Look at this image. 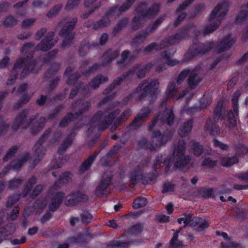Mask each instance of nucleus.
<instances>
[{
	"label": "nucleus",
	"mask_w": 248,
	"mask_h": 248,
	"mask_svg": "<svg viewBox=\"0 0 248 248\" xmlns=\"http://www.w3.org/2000/svg\"><path fill=\"white\" fill-rule=\"evenodd\" d=\"M108 80V78L107 77L102 76H98L91 81L90 83L89 87H88V88H90L94 89L98 88L100 84L104 83Z\"/></svg>",
	"instance_id": "obj_27"
},
{
	"label": "nucleus",
	"mask_w": 248,
	"mask_h": 248,
	"mask_svg": "<svg viewBox=\"0 0 248 248\" xmlns=\"http://www.w3.org/2000/svg\"><path fill=\"white\" fill-rule=\"evenodd\" d=\"M165 62L167 64L170 66H173L178 63V61L175 59H171L170 54L166 52L161 59V62Z\"/></svg>",
	"instance_id": "obj_32"
},
{
	"label": "nucleus",
	"mask_w": 248,
	"mask_h": 248,
	"mask_svg": "<svg viewBox=\"0 0 248 248\" xmlns=\"http://www.w3.org/2000/svg\"><path fill=\"white\" fill-rule=\"evenodd\" d=\"M36 179L35 177H32L29 180L26 185V189L27 190L26 193H28L30 191L32 185L36 183Z\"/></svg>",
	"instance_id": "obj_53"
},
{
	"label": "nucleus",
	"mask_w": 248,
	"mask_h": 248,
	"mask_svg": "<svg viewBox=\"0 0 248 248\" xmlns=\"http://www.w3.org/2000/svg\"><path fill=\"white\" fill-rule=\"evenodd\" d=\"M29 158V155L28 154L25 155L20 160H18V162L16 164L13 165V167L14 169L17 170L20 168L23 163L27 160Z\"/></svg>",
	"instance_id": "obj_43"
},
{
	"label": "nucleus",
	"mask_w": 248,
	"mask_h": 248,
	"mask_svg": "<svg viewBox=\"0 0 248 248\" xmlns=\"http://www.w3.org/2000/svg\"><path fill=\"white\" fill-rule=\"evenodd\" d=\"M174 190V185L170 183L165 184L163 186V192L168 193L171 192Z\"/></svg>",
	"instance_id": "obj_51"
},
{
	"label": "nucleus",
	"mask_w": 248,
	"mask_h": 248,
	"mask_svg": "<svg viewBox=\"0 0 248 248\" xmlns=\"http://www.w3.org/2000/svg\"><path fill=\"white\" fill-rule=\"evenodd\" d=\"M195 31V28L193 27L191 28H188V29H186L184 31H181L178 34H177L175 37H170L167 41L165 42V43L167 42V44L166 45H161L162 46H159L156 44L155 43H152L149 46H148L144 50L145 53L147 54L153 50H158L159 48H161L166 46H168L170 45H172L175 43L178 42L180 40L186 38V35L187 34H189L190 33H192L193 31Z\"/></svg>",
	"instance_id": "obj_10"
},
{
	"label": "nucleus",
	"mask_w": 248,
	"mask_h": 248,
	"mask_svg": "<svg viewBox=\"0 0 248 248\" xmlns=\"http://www.w3.org/2000/svg\"><path fill=\"white\" fill-rule=\"evenodd\" d=\"M159 10V4L154 5L153 9L147 10L146 4L145 3H141L136 9L135 16L132 23V28L134 30H137L141 26L148 15L157 13Z\"/></svg>",
	"instance_id": "obj_8"
},
{
	"label": "nucleus",
	"mask_w": 248,
	"mask_h": 248,
	"mask_svg": "<svg viewBox=\"0 0 248 248\" xmlns=\"http://www.w3.org/2000/svg\"><path fill=\"white\" fill-rule=\"evenodd\" d=\"M199 108L197 107L189 108H187L186 107H184L183 108V112L186 113L187 114H194L196 111H198Z\"/></svg>",
	"instance_id": "obj_49"
},
{
	"label": "nucleus",
	"mask_w": 248,
	"mask_h": 248,
	"mask_svg": "<svg viewBox=\"0 0 248 248\" xmlns=\"http://www.w3.org/2000/svg\"><path fill=\"white\" fill-rule=\"evenodd\" d=\"M134 1L135 0H127L122 6L112 8L106 13V16L98 23V26L96 28L105 26L109 22V19H113V17L119 16L121 12L127 10Z\"/></svg>",
	"instance_id": "obj_11"
},
{
	"label": "nucleus",
	"mask_w": 248,
	"mask_h": 248,
	"mask_svg": "<svg viewBox=\"0 0 248 248\" xmlns=\"http://www.w3.org/2000/svg\"><path fill=\"white\" fill-rule=\"evenodd\" d=\"M237 158L236 157H233L232 158L229 157H224L221 161V164L224 166H229L237 162Z\"/></svg>",
	"instance_id": "obj_36"
},
{
	"label": "nucleus",
	"mask_w": 248,
	"mask_h": 248,
	"mask_svg": "<svg viewBox=\"0 0 248 248\" xmlns=\"http://www.w3.org/2000/svg\"><path fill=\"white\" fill-rule=\"evenodd\" d=\"M79 0H68L66 8L70 9L74 8L78 4Z\"/></svg>",
	"instance_id": "obj_56"
},
{
	"label": "nucleus",
	"mask_w": 248,
	"mask_h": 248,
	"mask_svg": "<svg viewBox=\"0 0 248 248\" xmlns=\"http://www.w3.org/2000/svg\"><path fill=\"white\" fill-rule=\"evenodd\" d=\"M16 23V20L12 16H8L4 21V24L6 26H10L15 25Z\"/></svg>",
	"instance_id": "obj_48"
},
{
	"label": "nucleus",
	"mask_w": 248,
	"mask_h": 248,
	"mask_svg": "<svg viewBox=\"0 0 248 248\" xmlns=\"http://www.w3.org/2000/svg\"><path fill=\"white\" fill-rule=\"evenodd\" d=\"M192 121L189 120L181 125L178 130V134L181 137L187 136L192 127Z\"/></svg>",
	"instance_id": "obj_25"
},
{
	"label": "nucleus",
	"mask_w": 248,
	"mask_h": 248,
	"mask_svg": "<svg viewBox=\"0 0 248 248\" xmlns=\"http://www.w3.org/2000/svg\"><path fill=\"white\" fill-rule=\"evenodd\" d=\"M151 110L149 108H142L139 112L138 116L135 119L132 123L131 126L136 128L140 126L144 122L145 119L151 113Z\"/></svg>",
	"instance_id": "obj_21"
},
{
	"label": "nucleus",
	"mask_w": 248,
	"mask_h": 248,
	"mask_svg": "<svg viewBox=\"0 0 248 248\" xmlns=\"http://www.w3.org/2000/svg\"><path fill=\"white\" fill-rule=\"evenodd\" d=\"M72 69L70 68H67L66 69L64 75L66 77L68 78L67 82L68 84H72L73 80H74L77 78V76L74 75H70L71 72H72Z\"/></svg>",
	"instance_id": "obj_40"
},
{
	"label": "nucleus",
	"mask_w": 248,
	"mask_h": 248,
	"mask_svg": "<svg viewBox=\"0 0 248 248\" xmlns=\"http://www.w3.org/2000/svg\"><path fill=\"white\" fill-rule=\"evenodd\" d=\"M87 200V196L85 194L79 192H73L66 196L65 204L68 206H73L79 202H82Z\"/></svg>",
	"instance_id": "obj_17"
},
{
	"label": "nucleus",
	"mask_w": 248,
	"mask_h": 248,
	"mask_svg": "<svg viewBox=\"0 0 248 248\" xmlns=\"http://www.w3.org/2000/svg\"><path fill=\"white\" fill-rule=\"evenodd\" d=\"M71 174L70 172H65L62 176H61V180L63 183H66L69 181L71 178Z\"/></svg>",
	"instance_id": "obj_59"
},
{
	"label": "nucleus",
	"mask_w": 248,
	"mask_h": 248,
	"mask_svg": "<svg viewBox=\"0 0 248 248\" xmlns=\"http://www.w3.org/2000/svg\"><path fill=\"white\" fill-rule=\"evenodd\" d=\"M72 136H70L68 139L65 141L62 144L60 147L58 152L60 154H61L63 151L66 150L68 145H69L72 143Z\"/></svg>",
	"instance_id": "obj_41"
},
{
	"label": "nucleus",
	"mask_w": 248,
	"mask_h": 248,
	"mask_svg": "<svg viewBox=\"0 0 248 248\" xmlns=\"http://www.w3.org/2000/svg\"><path fill=\"white\" fill-rule=\"evenodd\" d=\"M142 231V226L140 224H137L131 228L130 233L137 234Z\"/></svg>",
	"instance_id": "obj_46"
},
{
	"label": "nucleus",
	"mask_w": 248,
	"mask_h": 248,
	"mask_svg": "<svg viewBox=\"0 0 248 248\" xmlns=\"http://www.w3.org/2000/svg\"><path fill=\"white\" fill-rule=\"evenodd\" d=\"M185 150L186 143L184 140H180L178 145L173 148L171 158L165 159L162 155L156 157L154 164L155 170H157L165 165V171L167 172L170 164L173 163L176 168L182 169L184 167L188 165L190 160L188 156H185Z\"/></svg>",
	"instance_id": "obj_3"
},
{
	"label": "nucleus",
	"mask_w": 248,
	"mask_h": 248,
	"mask_svg": "<svg viewBox=\"0 0 248 248\" xmlns=\"http://www.w3.org/2000/svg\"><path fill=\"white\" fill-rule=\"evenodd\" d=\"M141 176V173L140 172H135L131 173L130 176L129 181L132 185H134L137 179H139Z\"/></svg>",
	"instance_id": "obj_47"
},
{
	"label": "nucleus",
	"mask_w": 248,
	"mask_h": 248,
	"mask_svg": "<svg viewBox=\"0 0 248 248\" xmlns=\"http://www.w3.org/2000/svg\"><path fill=\"white\" fill-rule=\"evenodd\" d=\"M78 115V114H76V116L72 113L70 114L66 117L64 118L63 120L60 122V126L61 127L65 126L68 124L69 122L73 121L74 119L77 118V116Z\"/></svg>",
	"instance_id": "obj_37"
},
{
	"label": "nucleus",
	"mask_w": 248,
	"mask_h": 248,
	"mask_svg": "<svg viewBox=\"0 0 248 248\" xmlns=\"http://www.w3.org/2000/svg\"><path fill=\"white\" fill-rule=\"evenodd\" d=\"M27 113L26 110L23 111L16 117L12 127L14 131H16L20 127L26 128L28 127H31V132L36 133L42 129L46 119L44 118H41L39 121H35L34 118L27 119Z\"/></svg>",
	"instance_id": "obj_5"
},
{
	"label": "nucleus",
	"mask_w": 248,
	"mask_h": 248,
	"mask_svg": "<svg viewBox=\"0 0 248 248\" xmlns=\"http://www.w3.org/2000/svg\"><path fill=\"white\" fill-rule=\"evenodd\" d=\"M110 180V175L103 176L100 184L95 190V194L96 196L99 197L105 194V190L109 184Z\"/></svg>",
	"instance_id": "obj_23"
},
{
	"label": "nucleus",
	"mask_w": 248,
	"mask_h": 248,
	"mask_svg": "<svg viewBox=\"0 0 248 248\" xmlns=\"http://www.w3.org/2000/svg\"><path fill=\"white\" fill-rule=\"evenodd\" d=\"M248 12V2L241 8V11L236 18V22L237 23L242 22L247 17Z\"/></svg>",
	"instance_id": "obj_30"
},
{
	"label": "nucleus",
	"mask_w": 248,
	"mask_h": 248,
	"mask_svg": "<svg viewBox=\"0 0 248 248\" xmlns=\"http://www.w3.org/2000/svg\"><path fill=\"white\" fill-rule=\"evenodd\" d=\"M130 245L129 243L128 242H114L112 244V246L113 248H115L116 247H123V248H127Z\"/></svg>",
	"instance_id": "obj_54"
},
{
	"label": "nucleus",
	"mask_w": 248,
	"mask_h": 248,
	"mask_svg": "<svg viewBox=\"0 0 248 248\" xmlns=\"http://www.w3.org/2000/svg\"><path fill=\"white\" fill-rule=\"evenodd\" d=\"M148 34L149 33L147 32H142L141 34H138L135 38L134 42L136 43L141 41L142 39H144Z\"/></svg>",
	"instance_id": "obj_62"
},
{
	"label": "nucleus",
	"mask_w": 248,
	"mask_h": 248,
	"mask_svg": "<svg viewBox=\"0 0 248 248\" xmlns=\"http://www.w3.org/2000/svg\"><path fill=\"white\" fill-rule=\"evenodd\" d=\"M189 145L195 155H198L202 153V147L198 142L192 140L189 142Z\"/></svg>",
	"instance_id": "obj_33"
},
{
	"label": "nucleus",
	"mask_w": 248,
	"mask_h": 248,
	"mask_svg": "<svg viewBox=\"0 0 248 248\" xmlns=\"http://www.w3.org/2000/svg\"><path fill=\"white\" fill-rule=\"evenodd\" d=\"M213 142L215 146L219 147L223 150H226L228 149V146L226 144H223L217 140H214Z\"/></svg>",
	"instance_id": "obj_55"
},
{
	"label": "nucleus",
	"mask_w": 248,
	"mask_h": 248,
	"mask_svg": "<svg viewBox=\"0 0 248 248\" xmlns=\"http://www.w3.org/2000/svg\"><path fill=\"white\" fill-rule=\"evenodd\" d=\"M220 114V109H218V108H217L215 110V113L213 116L214 122L211 119H209L207 121L206 128L209 132L213 135H217L219 133V127L216 124L215 122L219 119Z\"/></svg>",
	"instance_id": "obj_16"
},
{
	"label": "nucleus",
	"mask_w": 248,
	"mask_h": 248,
	"mask_svg": "<svg viewBox=\"0 0 248 248\" xmlns=\"http://www.w3.org/2000/svg\"><path fill=\"white\" fill-rule=\"evenodd\" d=\"M18 200L19 198L17 196H13L10 197L7 201V204L9 206H11L13 205Z\"/></svg>",
	"instance_id": "obj_64"
},
{
	"label": "nucleus",
	"mask_w": 248,
	"mask_h": 248,
	"mask_svg": "<svg viewBox=\"0 0 248 248\" xmlns=\"http://www.w3.org/2000/svg\"><path fill=\"white\" fill-rule=\"evenodd\" d=\"M108 80V78L107 77L102 76H98L91 81L90 83L89 87H88V88H90L94 89L98 88L100 84L104 83Z\"/></svg>",
	"instance_id": "obj_26"
},
{
	"label": "nucleus",
	"mask_w": 248,
	"mask_h": 248,
	"mask_svg": "<svg viewBox=\"0 0 248 248\" xmlns=\"http://www.w3.org/2000/svg\"><path fill=\"white\" fill-rule=\"evenodd\" d=\"M97 154V153H95L94 155L90 156L82 164L80 168V171L81 172H84L89 168Z\"/></svg>",
	"instance_id": "obj_31"
},
{
	"label": "nucleus",
	"mask_w": 248,
	"mask_h": 248,
	"mask_svg": "<svg viewBox=\"0 0 248 248\" xmlns=\"http://www.w3.org/2000/svg\"><path fill=\"white\" fill-rule=\"evenodd\" d=\"M53 32H49L47 36L42 40L41 43L37 46V49L44 51L50 49L57 42L56 40L53 39Z\"/></svg>",
	"instance_id": "obj_19"
},
{
	"label": "nucleus",
	"mask_w": 248,
	"mask_h": 248,
	"mask_svg": "<svg viewBox=\"0 0 248 248\" xmlns=\"http://www.w3.org/2000/svg\"><path fill=\"white\" fill-rule=\"evenodd\" d=\"M153 66L152 63H149L146 65H140L136 68H134L133 70H130L129 73L126 76L125 78L130 77L136 74L139 78H141L145 76V74L148 70Z\"/></svg>",
	"instance_id": "obj_20"
},
{
	"label": "nucleus",
	"mask_w": 248,
	"mask_h": 248,
	"mask_svg": "<svg viewBox=\"0 0 248 248\" xmlns=\"http://www.w3.org/2000/svg\"><path fill=\"white\" fill-rule=\"evenodd\" d=\"M76 20L66 23V25H64L62 28L61 34L64 37L63 40V46H65L67 44H69L71 42L73 37L74 34L72 32V30L75 27V24Z\"/></svg>",
	"instance_id": "obj_14"
},
{
	"label": "nucleus",
	"mask_w": 248,
	"mask_h": 248,
	"mask_svg": "<svg viewBox=\"0 0 248 248\" xmlns=\"http://www.w3.org/2000/svg\"><path fill=\"white\" fill-rule=\"evenodd\" d=\"M46 204V202L45 200H37L34 204V210L39 208L40 209H42L43 208L45 207Z\"/></svg>",
	"instance_id": "obj_45"
},
{
	"label": "nucleus",
	"mask_w": 248,
	"mask_h": 248,
	"mask_svg": "<svg viewBox=\"0 0 248 248\" xmlns=\"http://www.w3.org/2000/svg\"><path fill=\"white\" fill-rule=\"evenodd\" d=\"M159 82L157 80L148 79L142 81L134 93L135 97L141 99L147 94H154L159 88Z\"/></svg>",
	"instance_id": "obj_9"
},
{
	"label": "nucleus",
	"mask_w": 248,
	"mask_h": 248,
	"mask_svg": "<svg viewBox=\"0 0 248 248\" xmlns=\"http://www.w3.org/2000/svg\"><path fill=\"white\" fill-rule=\"evenodd\" d=\"M128 23L127 19H125L121 21L114 28L115 31H118L119 30L124 27Z\"/></svg>",
	"instance_id": "obj_57"
},
{
	"label": "nucleus",
	"mask_w": 248,
	"mask_h": 248,
	"mask_svg": "<svg viewBox=\"0 0 248 248\" xmlns=\"http://www.w3.org/2000/svg\"><path fill=\"white\" fill-rule=\"evenodd\" d=\"M43 186L42 185L37 186L32 192V196H36L43 190Z\"/></svg>",
	"instance_id": "obj_63"
},
{
	"label": "nucleus",
	"mask_w": 248,
	"mask_h": 248,
	"mask_svg": "<svg viewBox=\"0 0 248 248\" xmlns=\"http://www.w3.org/2000/svg\"><path fill=\"white\" fill-rule=\"evenodd\" d=\"M81 220L83 223H88L92 220V216L88 212L84 211L81 215Z\"/></svg>",
	"instance_id": "obj_39"
},
{
	"label": "nucleus",
	"mask_w": 248,
	"mask_h": 248,
	"mask_svg": "<svg viewBox=\"0 0 248 248\" xmlns=\"http://www.w3.org/2000/svg\"><path fill=\"white\" fill-rule=\"evenodd\" d=\"M179 231H177L173 235L171 240L170 241V244L171 247L177 248L183 245V242L178 240V233Z\"/></svg>",
	"instance_id": "obj_35"
},
{
	"label": "nucleus",
	"mask_w": 248,
	"mask_h": 248,
	"mask_svg": "<svg viewBox=\"0 0 248 248\" xmlns=\"http://www.w3.org/2000/svg\"><path fill=\"white\" fill-rule=\"evenodd\" d=\"M32 46L33 44L31 43H29L26 44H25L22 48V52L24 53H27L28 51H30Z\"/></svg>",
	"instance_id": "obj_60"
},
{
	"label": "nucleus",
	"mask_w": 248,
	"mask_h": 248,
	"mask_svg": "<svg viewBox=\"0 0 248 248\" xmlns=\"http://www.w3.org/2000/svg\"><path fill=\"white\" fill-rule=\"evenodd\" d=\"M114 104H106L99 107L107 106L108 109L103 113L101 111L97 112L95 116L91 120L89 124L90 125L88 133L92 132L91 128L93 127L94 130H102L106 128L109 124L113 122L115 125L118 123V119H115L117 114L119 113L118 109H114Z\"/></svg>",
	"instance_id": "obj_4"
},
{
	"label": "nucleus",
	"mask_w": 248,
	"mask_h": 248,
	"mask_svg": "<svg viewBox=\"0 0 248 248\" xmlns=\"http://www.w3.org/2000/svg\"><path fill=\"white\" fill-rule=\"evenodd\" d=\"M112 88H114V86L112 88L111 87L108 89H106L103 92V93L107 95L103 100H102L98 104L99 106H101L103 105H106V104H111V102H109L110 98H112L113 96V93L112 92ZM113 104L111 102V104Z\"/></svg>",
	"instance_id": "obj_28"
},
{
	"label": "nucleus",
	"mask_w": 248,
	"mask_h": 248,
	"mask_svg": "<svg viewBox=\"0 0 248 248\" xmlns=\"http://www.w3.org/2000/svg\"><path fill=\"white\" fill-rule=\"evenodd\" d=\"M211 103V99L210 97H206L205 95L200 100V108L202 109L206 108Z\"/></svg>",
	"instance_id": "obj_38"
},
{
	"label": "nucleus",
	"mask_w": 248,
	"mask_h": 248,
	"mask_svg": "<svg viewBox=\"0 0 248 248\" xmlns=\"http://www.w3.org/2000/svg\"><path fill=\"white\" fill-rule=\"evenodd\" d=\"M214 46L213 42H210L206 44H201L199 46L198 48L196 49L194 54H193L192 52H188L186 55V57H187L189 55L190 57L189 59L193 57L196 54H204L206 53L208 50L211 49L212 47Z\"/></svg>",
	"instance_id": "obj_24"
},
{
	"label": "nucleus",
	"mask_w": 248,
	"mask_h": 248,
	"mask_svg": "<svg viewBox=\"0 0 248 248\" xmlns=\"http://www.w3.org/2000/svg\"><path fill=\"white\" fill-rule=\"evenodd\" d=\"M241 94V92L237 91L234 93L232 99L234 112L230 111L228 114V121L229 127H234L237 123V116L238 115L237 101Z\"/></svg>",
	"instance_id": "obj_13"
},
{
	"label": "nucleus",
	"mask_w": 248,
	"mask_h": 248,
	"mask_svg": "<svg viewBox=\"0 0 248 248\" xmlns=\"http://www.w3.org/2000/svg\"><path fill=\"white\" fill-rule=\"evenodd\" d=\"M235 39L231 34H228L216 46L215 49L218 52L226 50L230 48L235 43Z\"/></svg>",
	"instance_id": "obj_18"
},
{
	"label": "nucleus",
	"mask_w": 248,
	"mask_h": 248,
	"mask_svg": "<svg viewBox=\"0 0 248 248\" xmlns=\"http://www.w3.org/2000/svg\"><path fill=\"white\" fill-rule=\"evenodd\" d=\"M49 134V131H46L42 137L36 143L33 147L34 151L36 155H38L39 159H41L42 156L45 155L46 153V149L43 146H42V144L43 143L44 144L45 142H48L50 144H54L56 142L57 139L60 137V134H59V135H55L54 138L50 140Z\"/></svg>",
	"instance_id": "obj_12"
},
{
	"label": "nucleus",
	"mask_w": 248,
	"mask_h": 248,
	"mask_svg": "<svg viewBox=\"0 0 248 248\" xmlns=\"http://www.w3.org/2000/svg\"><path fill=\"white\" fill-rule=\"evenodd\" d=\"M228 9V2L227 1H223L217 4L211 14L209 24L204 29V34L210 33L218 28L222 18L226 15Z\"/></svg>",
	"instance_id": "obj_6"
},
{
	"label": "nucleus",
	"mask_w": 248,
	"mask_h": 248,
	"mask_svg": "<svg viewBox=\"0 0 248 248\" xmlns=\"http://www.w3.org/2000/svg\"><path fill=\"white\" fill-rule=\"evenodd\" d=\"M58 185L55 184L53 187L50 189L49 192L54 193L58 190ZM63 196L64 194L63 193L56 192V194L52 199L51 202L49 205V208L51 211H55L58 208L62 201Z\"/></svg>",
	"instance_id": "obj_15"
},
{
	"label": "nucleus",
	"mask_w": 248,
	"mask_h": 248,
	"mask_svg": "<svg viewBox=\"0 0 248 248\" xmlns=\"http://www.w3.org/2000/svg\"><path fill=\"white\" fill-rule=\"evenodd\" d=\"M165 16H162L160 17L159 18H158L155 21V23L154 24V25L152 27V28L151 30L150 31V32H151L155 30L156 29V28L157 27V26L158 25H159L163 21V20L165 19Z\"/></svg>",
	"instance_id": "obj_58"
},
{
	"label": "nucleus",
	"mask_w": 248,
	"mask_h": 248,
	"mask_svg": "<svg viewBox=\"0 0 248 248\" xmlns=\"http://www.w3.org/2000/svg\"><path fill=\"white\" fill-rule=\"evenodd\" d=\"M147 204L146 199L144 198H139L136 199L133 202V206L135 209L142 207Z\"/></svg>",
	"instance_id": "obj_34"
},
{
	"label": "nucleus",
	"mask_w": 248,
	"mask_h": 248,
	"mask_svg": "<svg viewBox=\"0 0 248 248\" xmlns=\"http://www.w3.org/2000/svg\"><path fill=\"white\" fill-rule=\"evenodd\" d=\"M196 70L185 69L177 78L176 83H170L166 92L167 97H173L176 99L185 96L190 99L194 94L193 89L201 81Z\"/></svg>",
	"instance_id": "obj_1"
},
{
	"label": "nucleus",
	"mask_w": 248,
	"mask_h": 248,
	"mask_svg": "<svg viewBox=\"0 0 248 248\" xmlns=\"http://www.w3.org/2000/svg\"><path fill=\"white\" fill-rule=\"evenodd\" d=\"M174 115L172 110L170 107L165 108V110L161 114H159L157 118L154 119L149 126V130L152 132V142L155 141V144H152L144 139H141L139 142L140 145L143 148L149 149L150 150H155L157 148L165 144L170 140L173 135L170 132L169 134H165L160 137L161 134L159 130H156V128L161 124L166 123L170 125L173 122Z\"/></svg>",
	"instance_id": "obj_2"
},
{
	"label": "nucleus",
	"mask_w": 248,
	"mask_h": 248,
	"mask_svg": "<svg viewBox=\"0 0 248 248\" xmlns=\"http://www.w3.org/2000/svg\"><path fill=\"white\" fill-rule=\"evenodd\" d=\"M35 22L34 18H29L24 20L22 23V28L27 29L33 25Z\"/></svg>",
	"instance_id": "obj_42"
},
{
	"label": "nucleus",
	"mask_w": 248,
	"mask_h": 248,
	"mask_svg": "<svg viewBox=\"0 0 248 248\" xmlns=\"http://www.w3.org/2000/svg\"><path fill=\"white\" fill-rule=\"evenodd\" d=\"M118 56V52L116 51H109L104 54L102 59L104 61L103 65L108 63L113 59H115Z\"/></svg>",
	"instance_id": "obj_29"
},
{
	"label": "nucleus",
	"mask_w": 248,
	"mask_h": 248,
	"mask_svg": "<svg viewBox=\"0 0 248 248\" xmlns=\"http://www.w3.org/2000/svg\"><path fill=\"white\" fill-rule=\"evenodd\" d=\"M18 211V208L17 207H15L13 209L12 213H11L10 215H8V219L11 220L15 219L17 217Z\"/></svg>",
	"instance_id": "obj_52"
},
{
	"label": "nucleus",
	"mask_w": 248,
	"mask_h": 248,
	"mask_svg": "<svg viewBox=\"0 0 248 248\" xmlns=\"http://www.w3.org/2000/svg\"><path fill=\"white\" fill-rule=\"evenodd\" d=\"M200 221V218L193 217V215L190 214L184 215L183 217L177 219V221L179 224H181L183 222L184 226L189 225L191 226L194 227L197 225Z\"/></svg>",
	"instance_id": "obj_22"
},
{
	"label": "nucleus",
	"mask_w": 248,
	"mask_h": 248,
	"mask_svg": "<svg viewBox=\"0 0 248 248\" xmlns=\"http://www.w3.org/2000/svg\"><path fill=\"white\" fill-rule=\"evenodd\" d=\"M39 64L37 62H33L31 61V57L28 58L26 60H18L16 63L15 64L13 70L11 71V78H9L7 80V84H11L13 81L15 80L16 78L17 72L22 69L21 73L22 77L26 75L28 71H34L39 68Z\"/></svg>",
	"instance_id": "obj_7"
},
{
	"label": "nucleus",
	"mask_w": 248,
	"mask_h": 248,
	"mask_svg": "<svg viewBox=\"0 0 248 248\" xmlns=\"http://www.w3.org/2000/svg\"><path fill=\"white\" fill-rule=\"evenodd\" d=\"M49 3V1L47 0H35L33 5L35 7H43L47 5Z\"/></svg>",
	"instance_id": "obj_44"
},
{
	"label": "nucleus",
	"mask_w": 248,
	"mask_h": 248,
	"mask_svg": "<svg viewBox=\"0 0 248 248\" xmlns=\"http://www.w3.org/2000/svg\"><path fill=\"white\" fill-rule=\"evenodd\" d=\"M216 164V161H213L209 158L205 159V160L202 163L203 166H208L210 167H212Z\"/></svg>",
	"instance_id": "obj_61"
},
{
	"label": "nucleus",
	"mask_w": 248,
	"mask_h": 248,
	"mask_svg": "<svg viewBox=\"0 0 248 248\" xmlns=\"http://www.w3.org/2000/svg\"><path fill=\"white\" fill-rule=\"evenodd\" d=\"M17 150V147L16 146L13 147L7 152L5 157L3 158L4 161H7L8 159L12 157L15 153Z\"/></svg>",
	"instance_id": "obj_50"
}]
</instances>
